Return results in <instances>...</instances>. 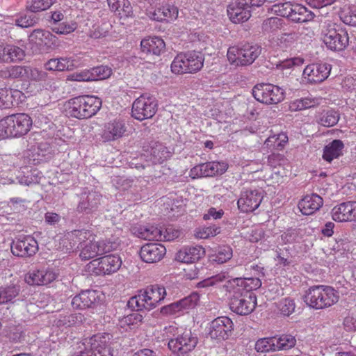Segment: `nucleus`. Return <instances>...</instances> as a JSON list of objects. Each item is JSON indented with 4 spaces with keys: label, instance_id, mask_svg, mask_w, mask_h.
<instances>
[{
    "label": "nucleus",
    "instance_id": "f257e3e1",
    "mask_svg": "<svg viewBox=\"0 0 356 356\" xmlns=\"http://www.w3.org/2000/svg\"><path fill=\"white\" fill-rule=\"evenodd\" d=\"M102 106V100L95 96L83 95L71 98L63 104L65 115L79 120L95 115Z\"/></svg>",
    "mask_w": 356,
    "mask_h": 356
},
{
    "label": "nucleus",
    "instance_id": "f03ea898",
    "mask_svg": "<svg viewBox=\"0 0 356 356\" xmlns=\"http://www.w3.org/2000/svg\"><path fill=\"white\" fill-rule=\"evenodd\" d=\"M321 39L325 47L333 51L344 50L350 42L347 31L331 20L323 22Z\"/></svg>",
    "mask_w": 356,
    "mask_h": 356
},
{
    "label": "nucleus",
    "instance_id": "7ed1b4c3",
    "mask_svg": "<svg viewBox=\"0 0 356 356\" xmlns=\"http://www.w3.org/2000/svg\"><path fill=\"white\" fill-rule=\"evenodd\" d=\"M339 293L332 286L316 285L308 289L305 296L306 304L315 309H323L336 304Z\"/></svg>",
    "mask_w": 356,
    "mask_h": 356
},
{
    "label": "nucleus",
    "instance_id": "20e7f679",
    "mask_svg": "<svg viewBox=\"0 0 356 356\" xmlns=\"http://www.w3.org/2000/svg\"><path fill=\"white\" fill-rule=\"evenodd\" d=\"M166 296L165 289L161 285H152L140 290L138 293L132 297L129 305L137 310L143 309L151 310L156 307Z\"/></svg>",
    "mask_w": 356,
    "mask_h": 356
},
{
    "label": "nucleus",
    "instance_id": "39448f33",
    "mask_svg": "<svg viewBox=\"0 0 356 356\" xmlns=\"http://www.w3.org/2000/svg\"><path fill=\"white\" fill-rule=\"evenodd\" d=\"M32 124V119L25 113L7 116L0 121V140L22 136L30 131Z\"/></svg>",
    "mask_w": 356,
    "mask_h": 356
},
{
    "label": "nucleus",
    "instance_id": "423d86ee",
    "mask_svg": "<svg viewBox=\"0 0 356 356\" xmlns=\"http://www.w3.org/2000/svg\"><path fill=\"white\" fill-rule=\"evenodd\" d=\"M204 57L199 51H188L177 54L171 63V71L175 74H193L200 71Z\"/></svg>",
    "mask_w": 356,
    "mask_h": 356
},
{
    "label": "nucleus",
    "instance_id": "0eeeda50",
    "mask_svg": "<svg viewBox=\"0 0 356 356\" xmlns=\"http://www.w3.org/2000/svg\"><path fill=\"white\" fill-rule=\"evenodd\" d=\"M252 95L258 102L270 105L277 104L285 98L284 90L271 83L257 84L252 88Z\"/></svg>",
    "mask_w": 356,
    "mask_h": 356
},
{
    "label": "nucleus",
    "instance_id": "6e6552de",
    "mask_svg": "<svg viewBox=\"0 0 356 356\" xmlns=\"http://www.w3.org/2000/svg\"><path fill=\"white\" fill-rule=\"evenodd\" d=\"M111 335L97 334L86 340L85 350L77 356H113L110 348Z\"/></svg>",
    "mask_w": 356,
    "mask_h": 356
},
{
    "label": "nucleus",
    "instance_id": "1a4fd4ad",
    "mask_svg": "<svg viewBox=\"0 0 356 356\" xmlns=\"http://www.w3.org/2000/svg\"><path fill=\"white\" fill-rule=\"evenodd\" d=\"M122 263L118 255L109 254L89 262L87 264V271L95 275H111L120 269Z\"/></svg>",
    "mask_w": 356,
    "mask_h": 356
},
{
    "label": "nucleus",
    "instance_id": "9d476101",
    "mask_svg": "<svg viewBox=\"0 0 356 356\" xmlns=\"http://www.w3.org/2000/svg\"><path fill=\"white\" fill-rule=\"evenodd\" d=\"M58 270L49 266H40L29 270L24 275L25 282L33 286H48L58 277Z\"/></svg>",
    "mask_w": 356,
    "mask_h": 356
},
{
    "label": "nucleus",
    "instance_id": "9b49d317",
    "mask_svg": "<svg viewBox=\"0 0 356 356\" xmlns=\"http://www.w3.org/2000/svg\"><path fill=\"white\" fill-rule=\"evenodd\" d=\"M234 330L232 321L227 316H220L211 321L207 327V334L217 343L225 341Z\"/></svg>",
    "mask_w": 356,
    "mask_h": 356
},
{
    "label": "nucleus",
    "instance_id": "f8f14e48",
    "mask_svg": "<svg viewBox=\"0 0 356 356\" xmlns=\"http://www.w3.org/2000/svg\"><path fill=\"white\" fill-rule=\"evenodd\" d=\"M197 343V338L192 334L190 330L184 329L178 337L170 339L168 348L179 356H184L193 350Z\"/></svg>",
    "mask_w": 356,
    "mask_h": 356
},
{
    "label": "nucleus",
    "instance_id": "ddd939ff",
    "mask_svg": "<svg viewBox=\"0 0 356 356\" xmlns=\"http://www.w3.org/2000/svg\"><path fill=\"white\" fill-rule=\"evenodd\" d=\"M156 101L153 96L142 95L133 103L132 116L140 121L148 119L156 113Z\"/></svg>",
    "mask_w": 356,
    "mask_h": 356
},
{
    "label": "nucleus",
    "instance_id": "4468645a",
    "mask_svg": "<svg viewBox=\"0 0 356 356\" xmlns=\"http://www.w3.org/2000/svg\"><path fill=\"white\" fill-rule=\"evenodd\" d=\"M263 197L264 191L261 188L244 190L238 200V208L243 213L252 212L259 207Z\"/></svg>",
    "mask_w": 356,
    "mask_h": 356
},
{
    "label": "nucleus",
    "instance_id": "2eb2a0df",
    "mask_svg": "<svg viewBox=\"0 0 356 356\" xmlns=\"http://www.w3.org/2000/svg\"><path fill=\"white\" fill-rule=\"evenodd\" d=\"M127 131L124 121L120 118H115L104 124L100 136L103 142L111 143L123 138Z\"/></svg>",
    "mask_w": 356,
    "mask_h": 356
},
{
    "label": "nucleus",
    "instance_id": "dca6fc26",
    "mask_svg": "<svg viewBox=\"0 0 356 356\" xmlns=\"http://www.w3.org/2000/svg\"><path fill=\"white\" fill-rule=\"evenodd\" d=\"M11 252L19 257H30L38 251V243L31 236L15 238L11 243Z\"/></svg>",
    "mask_w": 356,
    "mask_h": 356
},
{
    "label": "nucleus",
    "instance_id": "f3484780",
    "mask_svg": "<svg viewBox=\"0 0 356 356\" xmlns=\"http://www.w3.org/2000/svg\"><path fill=\"white\" fill-rule=\"evenodd\" d=\"M117 247L115 243L102 240L97 242L90 241L81 248L80 257L83 260H88L99 255H102L115 250Z\"/></svg>",
    "mask_w": 356,
    "mask_h": 356
},
{
    "label": "nucleus",
    "instance_id": "a211bd4d",
    "mask_svg": "<svg viewBox=\"0 0 356 356\" xmlns=\"http://www.w3.org/2000/svg\"><path fill=\"white\" fill-rule=\"evenodd\" d=\"M331 65L327 63H313L306 66L302 72V78L310 83L324 81L330 75Z\"/></svg>",
    "mask_w": 356,
    "mask_h": 356
},
{
    "label": "nucleus",
    "instance_id": "6ab92c4d",
    "mask_svg": "<svg viewBox=\"0 0 356 356\" xmlns=\"http://www.w3.org/2000/svg\"><path fill=\"white\" fill-rule=\"evenodd\" d=\"M257 305V297L253 293H242L234 297L230 302V309L239 315H248L254 311Z\"/></svg>",
    "mask_w": 356,
    "mask_h": 356
},
{
    "label": "nucleus",
    "instance_id": "aec40b11",
    "mask_svg": "<svg viewBox=\"0 0 356 356\" xmlns=\"http://www.w3.org/2000/svg\"><path fill=\"white\" fill-rule=\"evenodd\" d=\"M205 249L199 245L184 246L175 254V260L184 264H193L204 257Z\"/></svg>",
    "mask_w": 356,
    "mask_h": 356
},
{
    "label": "nucleus",
    "instance_id": "412c9836",
    "mask_svg": "<svg viewBox=\"0 0 356 356\" xmlns=\"http://www.w3.org/2000/svg\"><path fill=\"white\" fill-rule=\"evenodd\" d=\"M166 254L165 246L161 243H147L143 245L140 250L141 259L149 264L161 261Z\"/></svg>",
    "mask_w": 356,
    "mask_h": 356
},
{
    "label": "nucleus",
    "instance_id": "4be33fe9",
    "mask_svg": "<svg viewBox=\"0 0 356 356\" xmlns=\"http://www.w3.org/2000/svg\"><path fill=\"white\" fill-rule=\"evenodd\" d=\"M199 300V294L197 293H193L179 301L173 302L165 307L163 310L165 313L169 314L180 315L187 310L195 307Z\"/></svg>",
    "mask_w": 356,
    "mask_h": 356
},
{
    "label": "nucleus",
    "instance_id": "5701e85b",
    "mask_svg": "<svg viewBox=\"0 0 356 356\" xmlns=\"http://www.w3.org/2000/svg\"><path fill=\"white\" fill-rule=\"evenodd\" d=\"M81 65V60L76 56L52 58L45 63V69L52 71L72 70Z\"/></svg>",
    "mask_w": 356,
    "mask_h": 356
},
{
    "label": "nucleus",
    "instance_id": "b1692460",
    "mask_svg": "<svg viewBox=\"0 0 356 356\" xmlns=\"http://www.w3.org/2000/svg\"><path fill=\"white\" fill-rule=\"evenodd\" d=\"M100 293L97 291L87 290L75 296L72 300L74 309H84L91 307L99 301Z\"/></svg>",
    "mask_w": 356,
    "mask_h": 356
},
{
    "label": "nucleus",
    "instance_id": "393cba45",
    "mask_svg": "<svg viewBox=\"0 0 356 356\" xmlns=\"http://www.w3.org/2000/svg\"><path fill=\"white\" fill-rule=\"evenodd\" d=\"M179 10L177 6L168 3H163L157 9L149 11L147 15L156 21H173L178 17Z\"/></svg>",
    "mask_w": 356,
    "mask_h": 356
},
{
    "label": "nucleus",
    "instance_id": "a878e982",
    "mask_svg": "<svg viewBox=\"0 0 356 356\" xmlns=\"http://www.w3.org/2000/svg\"><path fill=\"white\" fill-rule=\"evenodd\" d=\"M323 201L321 196L316 194L307 195L298 202L300 211L305 216L312 215L323 205Z\"/></svg>",
    "mask_w": 356,
    "mask_h": 356
},
{
    "label": "nucleus",
    "instance_id": "bb28decb",
    "mask_svg": "<svg viewBox=\"0 0 356 356\" xmlns=\"http://www.w3.org/2000/svg\"><path fill=\"white\" fill-rule=\"evenodd\" d=\"M248 6L243 3H238L236 1L229 4L227 7V15L230 20L235 24L247 21L251 16L250 8Z\"/></svg>",
    "mask_w": 356,
    "mask_h": 356
},
{
    "label": "nucleus",
    "instance_id": "cd10ccee",
    "mask_svg": "<svg viewBox=\"0 0 356 356\" xmlns=\"http://www.w3.org/2000/svg\"><path fill=\"white\" fill-rule=\"evenodd\" d=\"M132 232L138 238L148 241H161L162 227L157 225L140 226L134 227Z\"/></svg>",
    "mask_w": 356,
    "mask_h": 356
},
{
    "label": "nucleus",
    "instance_id": "c85d7f7f",
    "mask_svg": "<svg viewBox=\"0 0 356 356\" xmlns=\"http://www.w3.org/2000/svg\"><path fill=\"white\" fill-rule=\"evenodd\" d=\"M165 47L163 40L156 36L144 38L140 42L141 50L146 54L159 56L164 51Z\"/></svg>",
    "mask_w": 356,
    "mask_h": 356
},
{
    "label": "nucleus",
    "instance_id": "c756f323",
    "mask_svg": "<svg viewBox=\"0 0 356 356\" xmlns=\"http://www.w3.org/2000/svg\"><path fill=\"white\" fill-rule=\"evenodd\" d=\"M344 144L341 140H334L323 148V159L330 163L343 154Z\"/></svg>",
    "mask_w": 356,
    "mask_h": 356
},
{
    "label": "nucleus",
    "instance_id": "7c9ffc66",
    "mask_svg": "<svg viewBox=\"0 0 356 356\" xmlns=\"http://www.w3.org/2000/svg\"><path fill=\"white\" fill-rule=\"evenodd\" d=\"M110 9L120 18L132 16L133 10L129 0H107Z\"/></svg>",
    "mask_w": 356,
    "mask_h": 356
},
{
    "label": "nucleus",
    "instance_id": "2f4dec72",
    "mask_svg": "<svg viewBox=\"0 0 356 356\" xmlns=\"http://www.w3.org/2000/svg\"><path fill=\"white\" fill-rule=\"evenodd\" d=\"M30 40L38 45L51 47L56 42V37L49 31L37 29L32 32L29 36Z\"/></svg>",
    "mask_w": 356,
    "mask_h": 356
},
{
    "label": "nucleus",
    "instance_id": "473e14b6",
    "mask_svg": "<svg viewBox=\"0 0 356 356\" xmlns=\"http://www.w3.org/2000/svg\"><path fill=\"white\" fill-rule=\"evenodd\" d=\"M29 67L25 66H9L0 70V77L3 79H19L25 80L27 79Z\"/></svg>",
    "mask_w": 356,
    "mask_h": 356
},
{
    "label": "nucleus",
    "instance_id": "72a5a7b5",
    "mask_svg": "<svg viewBox=\"0 0 356 356\" xmlns=\"http://www.w3.org/2000/svg\"><path fill=\"white\" fill-rule=\"evenodd\" d=\"M19 291V286H17L15 280L10 282L4 286H0V304L8 303L12 302L15 299Z\"/></svg>",
    "mask_w": 356,
    "mask_h": 356
},
{
    "label": "nucleus",
    "instance_id": "f704fd0d",
    "mask_svg": "<svg viewBox=\"0 0 356 356\" xmlns=\"http://www.w3.org/2000/svg\"><path fill=\"white\" fill-rule=\"evenodd\" d=\"M314 15L312 12L300 4H293V11L290 16V19L295 22H306L314 19Z\"/></svg>",
    "mask_w": 356,
    "mask_h": 356
},
{
    "label": "nucleus",
    "instance_id": "c9c22d12",
    "mask_svg": "<svg viewBox=\"0 0 356 356\" xmlns=\"http://www.w3.org/2000/svg\"><path fill=\"white\" fill-rule=\"evenodd\" d=\"M243 53V44L229 47L227 51V58L229 64L235 67L244 66V62L242 60Z\"/></svg>",
    "mask_w": 356,
    "mask_h": 356
},
{
    "label": "nucleus",
    "instance_id": "e433bc0d",
    "mask_svg": "<svg viewBox=\"0 0 356 356\" xmlns=\"http://www.w3.org/2000/svg\"><path fill=\"white\" fill-rule=\"evenodd\" d=\"M332 219L337 222H342L351 221L348 201L335 206L332 209Z\"/></svg>",
    "mask_w": 356,
    "mask_h": 356
},
{
    "label": "nucleus",
    "instance_id": "4c0bfd02",
    "mask_svg": "<svg viewBox=\"0 0 356 356\" xmlns=\"http://www.w3.org/2000/svg\"><path fill=\"white\" fill-rule=\"evenodd\" d=\"M143 316L138 312H132L119 320V326L125 331L134 329L140 325Z\"/></svg>",
    "mask_w": 356,
    "mask_h": 356
},
{
    "label": "nucleus",
    "instance_id": "58836bf2",
    "mask_svg": "<svg viewBox=\"0 0 356 356\" xmlns=\"http://www.w3.org/2000/svg\"><path fill=\"white\" fill-rule=\"evenodd\" d=\"M261 49L257 45L251 44L249 43L243 44V58L242 60L244 62V66H248L254 63V61L261 54Z\"/></svg>",
    "mask_w": 356,
    "mask_h": 356
},
{
    "label": "nucleus",
    "instance_id": "ea45409f",
    "mask_svg": "<svg viewBox=\"0 0 356 356\" xmlns=\"http://www.w3.org/2000/svg\"><path fill=\"white\" fill-rule=\"evenodd\" d=\"M321 99L308 96L293 100L290 103V108L293 111H301L314 107L320 104Z\"/></svg>",
    "mask_w": 356,
    "mask_h": 356
},
{
    "label": "nucleus",
    "instance_id": "a19ab883",
    "mask_svg": "<svg viewBox=\"0 0 356 356\" xmlns=\"http://www.w3.org/2000/svg\"><path fill=\"white\" fill-rule=\"evenodd\" d=\"M275 350H286L293 348L296 343L294 336L289 334H282L274 336Z\"/></svg>",
    "mask_w": 356,
    "mask_h": 356
},
{
    "label": "nucleus",
    "instance_id": "79ce46f5",
    "mask_svg": "<svg viewBox=\"0 0 356 356\" xmlns=\"http://www.w3.org/2000/svg\"><path fill=\"white\" fill-rule=\"evenodd\" d=\"M82 316L81 314H69L65 316H60L56 321V325L64 331L67 327L75 325L76 323L81 322Z\"/></svg>",
    "mask_w": 356,
    "mask_h": 356
},
{
    "label": "nucleus",
    "instance_id": "37998d69",
    "mask_svg": "<svg viewBox=\"0 0 356 356\" xmlns=\"http://www.w3.org/2000/svg\"><path fill=\"white\" fill-rule=\"evenodd\" d=\"M87 202L82 201L79 204L78 209L86 213L92 212L97 208L99 204L100 195L97 193H90L87 196Z\"/></svg>",
    "mask_w": 356,
    "mask_h": 356
},
{
    "label": "nucleus",
    "instance_id": "c03bdc74",
    "mask_svg": "<svg viewBox=\"0 0 356 356\" xmlns=\"http://www.w3.org/2000/svg\"><path fill=\"white\" fill-rule=\"evenodd\" d=\"M111 29L112 25L111 23L108 22H101L92 26L89 31V35L96 39L106 37Z\"/></svg>",
    "mask_w": 356,
    "mask_h": 356
},
{
    "label": "nucleus",
    "instance_id": "a18cd8bd",
    "mask_svg": "<svg viewBox=\"0 0 356 356\" xmlns=\"http://www.w3.org/2000/svg\"><path fill=\"white\" fill-rule=\"evenodd\" d=\"M288 142V136L285 133L270 136L266 140L265 145L268 148L282 149Z\"/></svg>",
    "mask_w": 356,
    "mask_h": 356
},
{
    "label": "nucleus",
    "instance_id": "49530a36",
    "mask_svg": "<svg viewBox=\"0 0 356 356\" xmlns=\"http://www.w3.org/2000/svg\"><path fill=\"white\" fill-rule=\"evenodd\" d=\"M339 120V113L334 110L323 111L318 119V122L322 126L330 127L335 125Z\"/></svg>",
    "mask_w": 356,
    "mask_h": 356
},
{
    "label": "nucleus",
    "instance_id": "de8ad7c7",
    "mask_svg": "<svg viewBox=\"0 0 356 356\" xmlns=\"http://www.w3.org/2000/svg\"><path fill=\"white\" fill-rule=\"evenodd\" d=\"M275 344L273 337L261 338L256 341L254 349L257 353H261L275 352L276 351Z\"/></svg>",
    "mask_w": 356,
    "mask_h": 356
},
{
    "label": "nucleus",
    "instance_id": "09e8293b",
    "mask_svg": "<svg viewBox=\"0 0 356 356\" xmlns=\"http://www.w3.org/2000/svg\"><path fill=\"white\" fill-rule=\"evenodd\" d=\"M26 79H30L35 82L42 83V87L47 89L49 83L47 73L42 70L32 68L29 67L28 76Z\"/></svg>",
    "mask_w": 356,
    "mask_h": 356
},
{
    "label": "nucleus",
    "instance_id": "8fccbe9b",
    "mask_svg": "<svg viewBox=\"0 0 356 356\" xmlns=\"http://www.w3.org/2000/svg\"><path fill=\"white\" fill-rule=\"evenodd\" d=\"M6 45L8 63L22 60L24 58L25 53L22 48L10 44H6Z\"/></svg>",
    "mask_w": 356,
    "mask_h": 356
},
{
    "label": "nucleus",
    "instance_id": "3c124183",
    "mask_svg": "<svg viewBox=\"0 0 356 356\" xmlns=\"http://www.w3.org/2000/svg\"><path fill=\"white\" fill-rule=\"evenodd\" d=\"M220 232L219 227L213 225L209 227H202L197 228L195 231V236L199 239H206L209 237H213Z\"/></svg>",
    "mask_w": 356,
    "mask_h": 356
},
{
    "label": "nucleus",
    "instance_id": "603ef678",
    "mask_svg": "<svg viewBox=\"0 0 356 356\" xmlns=\"http://www.w3.org/2000/svg\"><path fill=\"white\" fill-rule=\"evenodd\" d=\"M236 282L237 285L244 288L245 293H251V291L256 290L261 286V282L257 277L239 278Z\"/></svg>",
    "mask_w": 356,
    "mask_h": 356
},
{
    "label": "nucleus",
    "instance_id": "864d4df0",
    "mask_svg": "<svg viewBox=\"0 0 356 356\" xmlns=\"http://www.w3.org/2000/svg\"><path fill=\"white\" fill-rule=\"evenodd\" d=\"M340 19L346 24L356 26V6L343 8L340 13Z\"/></svg>",
    "mask_w": 356,
    "mask_h": 356
},
{
    "label": "nucleus",
    "instance_id": "5fc2aeb1",
    "mask_svg": "<svg viewBox=\"0 0 356 356\" xmlns=\"http://www.w3.org/2000/svg\"><path fill=\"white\" fill-rule=\"evenodd\" d=\"M207 168L208 177H213L223 174L227 169V165L225 162H207L206 163Z\"/></svg>",
    "mask_w": 356,
    "mask_h": 356
},
{
    "label": "nucleus",
    "instance_id": "6e6d98bb",
    "mask_svg": "<svg viewBox=\"0 0 356 356\" xmlns=\"http://www.w3.org/2000/svg\"><path fill=\"white\" fill-rule=\"evenodd\" d=\"M232 257V250L228 246L218 248L216 253L211 256V259L218 264H223L229 260Z\"/></svg>",
    "mask_w": 356,
    "mask_h": 356
},
{
    "label": "nucleus",
    "instance_id": "4d7b16f0",
    "mask_svg": "<svg viewBox=\"0 0 356 356\" xmlns=\"http://www.w3.org/2000/svg\"><path fill=\"white\" fill-rule=\"evenodd\" d=\"M271 10L277 15L289 19L293 11V3L291 2L279 3L273 5Z\"/></svg>",
    "mask_w": 356,
    "mask_h": 356
},
{
    "label": "nucleus",
    "instance_id": "13d9d810",
    "mask_svg": "<svg viewBox=\"0 0 356 356\" xmlns=\"http://www.w3.org/2000/svg\"><path fill=\"white\" fill-rule=\"evenodd\" d=\"M90 70L92 81L108 79L112 74V69L105 65L97 66Z\"/></svg>",
    "mask_w": 356,
    "mask_h": 356
},
{
    "label": "nucleus",
    "instance_id": "bf43d9fd",
    "mask_svg": "<svg viewBox=\"0 0 356 356\" xmlns=\"http://www.w3.org/2000/svg\"><path fill=\"white\" fill-rule=\"evenodd\" d=\"M24 95L18 90H8L6 88L0 89V106L7 105L11 97H18L22 101L21 97Z\"/></svg>",
    "mask_w": 356,
    "mask_h": 356
},
{
    "label": "nucleus",
    "instance_id": "052dcab7",
    "mask_svg": "<svg viewBox=\"0 0 356 356\" xmlns=\"http://www.w3.org/2000/svg\"><path fill=\"white\" fill-rule=\"evenodd\" d=\"M296 304L291 298H284L277 304V309L280 313L286 316H289L295 311Z\"/></svg>",
    "mask_w": 356,
    "mask_h": 356
},
{
    "label": "nucleus",
    "instance_id": "680f3d73",
    "mask_svg": "<svg viewBox=\"0 0 356 356\" xmlns=\"http://www.w3.org/2000/svg\"><path fill=\"white\" fill-rule=\"evenodd\" d=\"M77 28L76 22H63L54 24L51 29L52 31L58 34L67 35L74 31Z\"/></svg>",
    "mask_w": 356,
    "mask_h": 356
},
{
    "label": "nucleus",
    "instance_id": "e2e57ef3",
    "mask_svg": "<svg viewBox=\"0 0 356 356\" xmlns=\"http://www.w3.org/2000/svg\"><path fill=\"white\" fill-rule=\"evenodd\" d=\"M56 0H31L29 8L31 12L36 13L47 10Z\"/></svg>",
    "mask_w": 356,
    "mask_h": 356
},
{
    "label": "nucleus",
    "instance_id": "0e129e2a",
    "mask_svg": "<svg viewBox=\"0 0 356 356\" xmlns=\"http://www.w3.org/2000/svg\"><path fill=\"white\" fill-rule=\"evenodd\" d=\"M227 280V277L224 273L218 274L205 279L198 283V287L206 288L213 286H217Z\"/></svg>",
    "mask_w": 356,
    "mask_h": 356
},
{
    "label": "nucleus",
    "instance_id": "69168bd1",
    "mask_svg": "<svg viewBox=\"0 0 356 356\" xmlns=\"http://www.w3.org/2000/svg\"><path fill=\"white\" fill-rule=\"evenodd\" d=\"M181 232L172 225L165 227H162L161 241H171L177 238L180 236Z\"/></svg>",
    "mask_w": 356,
    "mask_h": 356
},
{
    "label": "nucleus",
    "instance_id": "338daca9",
    "mask_svg": "<svg viewBox=\"0 0 356 356\" xmlns=\"http://www.w3.org/2000/svg\"><path fill=\"white\" fill-rule=\"evenodd\" d=\"M304 58L300 56L290 58L283 60L278 66L280 70L291 69L301 66L304 63Z\"/></svg>",
    "mask_w": 356,
    "mask_h": 356
},
{
    "label": "nucleus",
    "instance_id": "774afa93",
    "mask_svg": "<svg viewBox=\"0 0 356 356\" xmlns=\"http://www.w3.org/2000/svg\"><path fill=\"white\" fill-rule=\"evenodd\" d=\"M35 123L41 129L44 130L51 128L53 123L51 122V117H49L45 113H38L35 114Z\"/></svg>",
    "mask_w": 356,
    "mask_h": 356
}]
</instances>
